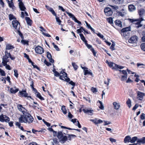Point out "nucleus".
<instances>
[{"mask_svg": "<svg viewBox=\"0 0 145 145\" xmlns=\"http://www.w3.org/2000/svg\"><path fill=\"white\" fill-rule=\"evenodd\" d=\"M129 20L131 22L135 24L137 27L138 28L141 27L142 26V25L140 24V23L142 21H140L141 20L140 18L137 20L131 19H129Z\"/></svg>", "mask_w": 145, "mask_h": 145, "instance_id": "nucleus-5", "label": "nucleus"}, {"mask_svg": "<svg viewBox=\"0 0 145 145\" xmlns=\"http://www.w3.org/2000/svg\"><path fill=\"white\" fill-rule=\"evenodd\" d=\"M36 97L39 98L41 100H44V99L43 97L41 95H40V94L38 92H37L36 94Z\"/></svg>", "mask_w": 145, "mask_h": 145, "instance_id": "nucleus-27", "label": "nucleus"}, {"mask_svg": "<svg viewBox=\"0 0 145 145\" xmlns=\"http://www.w3.org/2000/svg\"><path fill=\"white\" fill-rule=\"evenodd\" d=\"M107 20L109 23L110 24H113V19L111 17H109L107 18Z\"/></svg>", "mask_w": 145, "mask_h": 145, "instance_id": "nucleus-35", "label": "nucleus"}, {"mask_svg": "<svg viewBox=\"0 0 145 145\" xmlns=\"http://www.w3.org/2000/svg\"><path fill=\"white\" fill-rule=\"evenodd\" d=\"M115 22L117 26L120 27L121 26V22L120 21L117 20L115 21Z\"/></svg>", "mask_w": 145, "mask_h": 145, "instance_id": "nucleus-28", "label": "nucleus"}, {"mask_svg": "<svg viewBox=\"0 0 145 145\" xmlns=\"http://www.w3.org/2000/svg\"><path fill=\"white\" fill-rule=\"evenodd\" d=\"M10 120L9 117L7 116L6 115H4L3 114H1L0 115V121L3 122H5L6 123H8Z\"/></svg>", "mask_w": 145, "mask_h": 145, "instance_id": "nucleus-6", "label": "nucleus"}, {"mask_svg": "<svg viewBox=\"0 0 145 145\" xmlns=\"http://www.w3.org/2000/svg\"><path fill=\"white\" fill-rule=\"evenodd\" d=\"M8 58L9 57H7L5 56H3L2 59V63L4 66H5V65H6L7 63L9 62V59H8Z\"/></svg>", "mask_w": 145, "mask_h": 145, "instance_id": "nucleus-15", "label": "nucleus"}, {"mask_svg": "<svg viewBox=\"0 0 145 145\" xmlns=\"http://www.w3.org/2000/svg\"><path fill=\"white\" fill-rule=\"evenodd\" d=\"M137 99L140 100H142L143 99V97L145 96L144 93L139 91H137Z\"/></svg>", "mask_w": 145, "mask_h": 145, "instance_id": "nucleus-10", "label": "nucleus"}, {"mask_svg": "<svg viewBox=\"0 0 145 145\" xmlns=\"http://www.w3.org/2000/svg\"><path fill=\"white\" fill-rule=\"evenodd\" d=\"M112 14V11L111 9V10H110L109 11H108V12H107V13L105 14L106 16H111Z\"/></svg>", "mask_w": 145, "mask_h": 145, "instance_id": "nucleus-50", "label": "nucleus"}, {"mask_svg": "<svg viewBox=\"0 0 145 145\" xmlns=\"http://www.w3.org/2000/svg\"><path fill=\"white\" fill-rule=\"evenodd\" d=\"M61 127L62 128H64V129H68L69 130H75V129H73V128H71L69 127H67L64 126H61Z\"/></svg>", "mask_w": 145, "mask_h": 145, "instance_id": "nucleus-45", "label": "nucleus"}, {"mask_svg": "<svg viewBox=\"0 0 145 145\" xmlns=\"http://www.w3.org/2000/svg\"><path fill=\"white\" fill-rule=\"evenodd\" d=\"M18 5L19 8L21 10L25 11V10H26V8L23 2L19 3Z\"/></svg>", "mask_w": 145, "mask_h": 145, "instance_id": "nucleus-13", "label": "nucleus"}, {"mask_svg": "<svg viewBox=\"0 0 145 145\" xmlns=\"http://www.w3.org/2000/svg\"><path fill=\"white\" fill-rule=\"evenodd\" d=\"M138 138L137 137H134L131 138L130 142L131 143H133L135 142L136 141H137Z\"/></svg>", "mask_w": 145, "mask_h": 145, "instance_id": "nucleus-29", "label": "nucleus"}, {"mask_svg": "<svg viewBox=\"0 0 145 145\" xmlns=\"http://www.w3.org/2000/svg\"><path fill=\"white\" fill-rule=\"evenodd\" d=\"M90 50L91 51V52L93 53V56H96V52L95 51V50L93 48H91V50Z\"/></svg>", "mask_w": 145, "mask_h": 145, "instance_id": "nucleus-53", "label": "nucleus"}, {"mask_svg": "<svg viewBox=\"0 0 145 145\" xmlns=\"http://www.w3.org/2000/svg\"><path fill=\"white\" fill-rule=\"evenodd\" d=\"M129 10L130 12H132L136 10L135 7L133 5H130L128 6Z\"/></svg>", "mask_w": 145, "mask_h": 145, "instance_id": "nucleus-19", "label": "nucleus"}, {"mask_svg": "<svg viewBox=\"0 0 145 145\" xmlns=\"http://www.w3.org/2000/svg\"><path fill=\"white\" fill-rule=\"evenodd\" d=\"M21 42H22L23 44L24 45L28 44V42L22 39L21 41Z\"/></svg>", "mask_w": 145, "mask_h": 145, "instance_id": "nucleus-56", "label": "nucleus"}, {"mask_svg": "<svg viewBox=\"0 0 145 145\" xmlns=\"http://www.w3.org/2000/svg\"><path fill=\"white\" fill-rule=\"evenodd\" d=\"M61 110L64 114H66L67 113V110L65 108V106H62Z\"/></svg>", "mask_w": 145, "mask_h": 145, "instance_id": "nucleus-34", "label": "nucleus"}, {"mask_svg": "<svg viewBox=\"0 0 145 145\" xmlns=\"http://www.w3.org/2000/svg\"><path fill=\"white\" fill-rule=\"evenodd\" d=\"M141 49L144 51H145V43H142L140 45Z\"/></svg>", "mask_w": 145, "mask_h": 145, "instance_id": "nucleus-47", "label": "nucleus"}, {"mask_svg": "<svg viewBox=\"0 0 145 145\" xmlns=\"http://www.w3.org/2000/svg\"><path fill=\"white\" fill-rule=\"evenodd\" d=\"M67 74L64 72H63V74L60 75V77H59V79L63 80L65 79V78H67Z\"/></svg>", "mask_w": 145, "mask_h": 145, "instance_id": "nucleus-22", "label": "nucleus"}, {"mask_svg": "<svg viewBox=\"0 0 145 145\" xmlns=\"http://www.w3.org/2000/svg\"><path fill=\"white\" fill-rule=\"evenodd\" d=\"M97 35L99 37H100L101 39H103L104 38V36L103 35H102L100 33H97Z\"/></svg>", "mask_w": 145, "mask_h": 145, "instance_id": "nucleus-58", "label": "nucleus"}, {"mask_svg": "<svg viewBox=\"0 0 145 145\" xmlns=\"http://www.w3.org/2000/svg\"><path fill=\"white\" fill-rule=\"evenodd\" d=\"M14 75L16 78H17L18 77V71L16 69H14Z\"/></svg>", "mask_w": 145, "mask_h": 145, "instance_id": "nucleus-44", "label": "nucleus"}, {"mask_svg": "<svg viewBox=\"0 0 145 145\" xmlns=\"http://www.w3.org/2000/svg\"><path fill=\"white\" fill-rule=\"evenodd\" d=\"M91 91L93 93H96L97 92V89L96 88L92 87L91 89Z\"/></svg>", "mask_w": 145, "mask_h": 145, "instance_id": "nucleus-55", "label": "nucleus"}, {"mask_svg": "<svg viewBox=\"0 0 145 145\" xmlns=\"http://www.w3.org/2000/svg\"><path fill=\"white\" fill-rule=\"evenodd\" d=\"M55 16L56 21L58 23V24L59 25H60L61 23V21L60 20L59 17H57V15H56V16Z\"/></svg>", "mask_w": 145, "mask_h": 145, "instance_id": "nucleus-41", "label": "nucleus"}, {"mask_svg": "<svg viewBox=\"0 0 145 145\" xmlns=\"http://www.w3.org/2000/svg\"><path fill=\"white\" fill-rule=\"evenodd\" d=\"M16 19L14 16L12 14H10L9 15V19L10 20H11L13 19Z\"/></svg>", "mask_w": 145, "mask_h": 145, "instance_id": "nucleus-40", "label": "nucleus"}, {"mask_svg": "<svg viewBox=\"0 0 145 145\" xmlns=\"http://www.w3.org/2000/svg\"><path fill=\"white\" fill-rule=\"evenodd\" d=\"M114 108L116 110H118L120 107V105L119 103H117L116 102H114L113 103Z\"/></svg>", "mask_w": 145, "mask_h": 145, "instance_id": "nucleus-23", "label": "nucleus"}, {"mask_svg": "<svg viewBox=\"0 0 145 145\" xmlns=\"http://www.w3.org/2000/svg\"><path fill=\"white\" fill-rule=\"evenodd\" d=\"M68 117L70 118L71 119L73 117V116L72 115L71 113L70 112H69L68 114Z\"/></svg>", "mask_w": 145, "mask_h": 145, "instance_id": "nucleus-63", "label": "nucleus"}, {"mask_svg": "<svg viewBox=\"0 0 145 145\" xmlns=\"http://www.w3.org/2000/svg\"><path fill=\"white\" fill-rule=\"evenodd\" d=\"M85 44L86 46L87 47V48H88L89 49H90V50H91V48H93L92 47V46L91 45H90V44H88L87 43V42L85 43Z\"/></svg>", "mask_w": 145, "mask_h": 145, "instance_id": "nucleus-37", "label": "nucleus"}, {"mask_svg": "<svg viewBox=\"0 0 145 145\" xmlns=\"http://www.w3.org/2000/svg\"><path fill=\"white\" fill-rule=\"evenodd\" d=\"M10 53H8L7 51H6L5 52V56L7 57H10Z\"/></svg>", "mask_w": 145, "mask_h": 145, "instance_id": "nucleus-49", "label": "nucleus"}, {"mask_svg": "<svg viewBox=\"0 0 145 145\" xmlns=\"http://www.w3.org/2000/svg\"><path fill=\"white\" fill-rule=\"evenodd\" d=\"M25 19L27 24L29 26H31L32 24V21L30 19V18L28 17H26Z\"/></svg>", "mask_w": 145, "mask_h": 145, "instance_id": "nucleus-20", "label": "nucleus"}, {"mask_svg": "<svg viewBox=\"0 0 145 145\" xmlns=\"http://www.w3.org/2000/svg\"><path fill=\"white\" fill-rule=\"evenodd\" d=\"M140 118L142 120H144L145 119V114L142 113L140 116Z\"/></svg>", "mask_w": 145, "mask_h": 145, "instance_id": "nucleus-54", "label": "nucleus"}, {"mask_svg": "<svg viewBox=\"0 0 145 145\" xmlns=\"http://www.w3.org/2000/svg\"><path fill=\"white\" fill-rule=\"evenodd\" d=\"M79 35L81 39L84 42V43H85L87 42V41L86 40L84 37V36L82 34L80 33L79 34Z\"/></svg>", "mask_w": 145, "mask_h": 145, "instance_id": "nucleus-26", "label": "nucleus"}, {"mask_svg": "<svg viewBox=\"0 0 145 145\" xmlns=\"http://www.w3.org/2000/svg\"><path fill=\"white\" fill-rule=\"evenodd\" d=\"M14 48V47L13 45L10 44H7L6 45V50H10Z\"/></svg>", "mask_w": 145, "mask_h": 145, "instance_id": "nucleus-21", "label": "nucleus"}, {"mask_svg": "<svg viewBox=\"0 0 145 145\" xmlns=\"http://www.w3.org/2000/svg\"><path fill=\"white\" fill-rule=\"evenodd\" d=\"M34 118L29 113L24 112L23 115H22L19 119V121L21 123H30L33 122Z\"/></svg>", "mask_w": 145, "mask_h": 145, "instance_id": "nucleus-1", "label": "nucleus"}, {"mask_svg": "<svg viewBox=\"0 0 145 145\" xmlns=\"http://www.w3.org/2000/svg\"><path fill=\"white\" fill-rule=\"evenodd\" d=\"M0 73L1 74V75L2 76H5V73L4 71L2 70L0 68Z\"/></svg>", "mask_w": 145, "mask_h": 145, "instance_id": "nucleus-51", "label": "nucleus"}, {"mask_svg": "<svg viewBox=\"0 0 145 145\" xmlns=\"http://www.w3.org/2000/svg\"><path fill=\"white\" fill-rule=\"evenodd\" d=\"M131 31V27H128L123 28L121 30V35L124 37L129 35L130 33L129 31Z\"/></svg>", "mask_w": 145, "mask_h": 145, "instance_id": "nucleus-3", "label": "nucleus"}, {"mask_svg": "<svg viewBox=\"0 0 145 145\" xmlns=\"http://www.w3.org/2000/svg\"><path fill=\"white\" fill-rule=\"evenodd\" d=\"M112 1L116 4H122L124 2L123 0H112Z\"/></svg>", "mask_w": 145, "mask_h": 145, "instance_id": "nucleus-25", "label": "nucleus"}, {"mask_svg": "<svg viewBox=\"0 0 145 145\" xmlns=\"http://www.w3.org/2000/svg\"><path fill=\"white\" fill-rule=\"evenodd\" d=\"M18 30V35L20 36L21 39H24V37L23 36L21 33V32L19 30V29L17 30Z\"/></svg>", "mask_w": 145, "mask_h": 145, "instance_id": "nucleus-46", "label": "nucleus"}, {"mask_svg": "<svg viewBox=\"0 0 145 145\" xmlns=\"http://www.w3.org/2000/svg\"><path fill=\"white\" fill-rule=\"evenodd\" d=\"M114 63L112 62H110L108 63V65L110 67H113Z\"/></svg>", "mask_w": 145, "mask_h": 145, "instance_id": "nucleus-62", "label": "nucleus"}, {"mask_svg": "<svg viewBox=\"0 0 145 145\" xmlns=\"http://www.w3.org/2000/svg\"><path fill=\"white\" fill-rule=\"evenodd\" d=\"M19 93L22 97H27V99H29V98L32 99L31 96H28V94L26 93V91L25 90H22L21 91H20Z\"/></svg>", "mask_w": 145, "mask_h": 145, "instance_id": "nucleus-9", "label": "nucleus"}, {"mask_svg": "<svg viewBox=\"0 0 145 145\" xmlns=\"http://www.w3.org/2000/svg\"><path fill=\"white\" fill-rule=\"evenodd\" d=\"M138 104H136L135 105V106L133 108L132 110H135L138 107Z\"/></svg>", "mask_w": 145, "mask_h": 145, "instance_id": "nucleus-64", "label": "nucleus"}, {"mask_svg": "<svg viewBox=\"0 0 145 145\" xmlns=\"http://www.w3.org/2000/svg\"><path fill=\"white\" fill-rule=\"evenodd\" d=\"M111 9L109 7L106 8L104 10V12L105 13V14L107 13V12L109 11L110 10H111Z\"/></svg>", "mask_w": 145, "mask_h": 145, "instance_id": "nucleus-42", "label": "nucleus"}, {"mask_svg": "<svg viewBox=\"0 0 145 145\" xmlns=\"http://www.w3.org/2000/svg\"><path fill=\"white\" fill-rule=\"evenodd\" d=\"M137 37L136 36H134L131 37L129 40V43H133L136 42L137 40Z\"/></svg>", "mask_w": 145, "mask_h": 145, "instance_id": "nucleus-12", "label": "nucleus"}, {"mask_svg": "<svg viewBox=\"0 0 145 145\" xmlns=\"http://www.w3.org/2000/svg\"><path fill=\"white\" fill-rule=\"evenodd\" d=\"M47 57L48 59H50L52 57L51 54L49 52H47Z\"/></svg>", "mask_w": 145, "mask_h": 145, "instance_id": "nucleus-52", "label": "nucleus"}, {"mask_svg": "<svg viewBox=\"0 0 145 145\" xmlns=\"http://www.w3.org/2000/svg\"><path fill=\"white\" fill-rule=\"evenodd\" d=\"M84 31V32H85V29L83 27H81L80 29H77V31L78 33H80L83 31Z\"/></svg>", "mask_w": 145, "mask_h": 145, "instance_id": "nucleus-30", "label": "nucleus"}, {"mask_svg": "<svg viewBox=\"0 0 145 145\" xmlns=\"http://www.w3.org/2000/svg\"><path fill=\"white\" fill-rule=\"evenodd\" d=\"M19 89L18 88H16V87H14V88H12L10 89V92L12 93L15 94L18 91Z\"/></svg>", "mask_w": 145, "mask_h": 145, "instance_id": "nucleus-18", "label": "nucleus"}, {"mask_svg": "<svg viewBox=\"0 0 145 145\" xmlns=\"http://www.w3.org/2000/svg\"><path fill=\"white\" fill-rule=\"evenodd\" d=\"M66 13L70 17L72 18V19H73L74 18V17H75L71 13L68 12L67 11H66Z\"/></svg>", "mask_w": 145, "mask_h": 145, "instance_id": "nucleus-43", "label": "nucleus"}, {"mask_svg": "<svg viewBox=\"0 0 145 145\" xmlns=\"http://www.w3.org/2000/svg\"><path fill=\"white\" fill-rule=\"evenodd\" d=\"M48 10L50 12L54 15L56 16V14L52 8H50L48 9Z\"/></svg>", "mask_w": 145, "mask_h": 145, "instance_id": "nucleus-33", "label": "nucleus"}, {"mask_svg": "<svg viewBox=\"0 0 145 145\" xmlns=\"http://www.w3.org/2000/svg\"><path fill=\"white\" fill-rule=\"evenodd\" d=\"M135 144H137V145H138V144L140 145L141 144H145V137H143L142 138L138 139L137 142Z\"/></svg>", "mask_w": 145, "mask_h": 145, "instance_id": "nucleus-11", "label": "nucleus"}, {"mask_svg": "<svg viewBox=\"0 0 145 145\" xmlns=\"http://www.w3.org/2000/svg\"><path fill=\"white\" fill-rule=\"evenodd\" d=\"M8 5L9 7L11 8H12L14 7V3L13 1H10V3H9Z\"/></svg>", "mask_w": 145, "mask_h": 145, "instance_id": "nucleus-48", "label": "nucleus"}, {"mask_svg": "<svg viewBox=\"0 0 145 145\" xmlns=\"http://www.w3.org/2000/svg\"><path fill=\"white\" fill-rule=\"evenodd\" d=\"M138 13L139 15V18L141 20L140 21H142L144 20V18L145 17V10L143 8H140L138 10Z\"/></svg>", "mask_w": 145, "mask_h": 145, "instance_id": "nucleus-4", "label": "nucleus"}, {"mask_svg": "<svg viewBox=\"0 0 145 145\" xmlns=\"http://www.w3.org/2000/svg\"><path fill=\"white\" fill-rule=\"evenodd\" d=\"M127 75H124L121 76V81H124L126 80L127 78Z\"/></svg>", "mask_w": 145, "mask_h": 145, "instance_id": "nucleus-32", "label": "nucleus"}, {"mask_svg": "<svg viewBox=\"0 0 145 145\" xmlns=\"http://www.w3.org/2000/svg\"><path fill=\"white\" fill-rule=\"evenodd\" d=\"M82 68L84 69V75H89L93 76V74L90 71H89L87 69H86L85 67H82Z\"/></svg>", "mask_w": 145, "mask_h": 145, "instance_id": "nucleus-14", "label": "nucleus"}, {"mask_svg": "<svg viewBox=\"0 0 145 145\" xmlns=\"http://www.w3.org/2000/svg\"><path fill=\"white\" fill-rule=\"evenodd\" d=\"M54 75L56 77H60V76L61 74H60L57 71L55 72L54 73Z\"/></svg>", "mask_w": 145, "mask_h": 145, "instance_id": "nucleus-59", "label": "nucleus"}, {"mask_svg": "<svg viewBox=\"0 0 145 145\" xmlns=\"http://www.w3.org/2000/svg\"><path fill=\"white\" fill-rule=\"evenodd\" d=\"M72 65L75 70H76L77 69L78 67L75 63L72 62Z\"/></svg>", "mask_w": 145, "mask_h": 145, "instance_id": "nucleus-36", "label": "nucleus"}, {"mask_svg": "<svg viewBox=\"0 0 145 145\" xmlns=\"http://www.w3.org/2000/svg\"><path fill=\"white\" fill-rule=\"evenodd\" d=\"M57 137L59 142L63 143H64L67 140V137L65 135H64L63 134L61 131L58 132Z\"/></svg>", "mask_w": 145, "mask_h": 145, "instance_id": "nucleus-2", "label": "nucleus"}, {"mask_svg": "<svg viewBox=\"0 0 145 145\" xmlns=\"http://www.w3.org/2000/svg\"><path fill=\"white\" fill-rule=\"evenodd\" d=\"M131 137L129 136H126L124 138V142L126 143L127 142H130Z\"/></svg>", "mask_w": 145, "mask_h": 145, "instance_id": "nucleus-24", "label": "nucleus"}, {"mask_svg": "<svg viewBox=\"0 0 145 145\" xmlns=\"http://www.w3.org/2000/svg\"><path fill=\"white\" fill-rule=\"evenodd\" d=\"M99 102L100 104V106H99V108L101 110H104V107L102 103L100 101H99Z\"/></svg>", "mask_w": 145, "mask_h": 145, "instance_id": "nucleus-38", "label": "nucleus"}, {"mask_svg": "<svg viewBox=\"0 0 145 145\" xmlns=\"http://www.w3.org/2000/svg\"><path fill=\"white\" fill-rule=\"evenodd\" d=\"M110 140L112 143L115 142L116 141V140L112 137H110L109 138Z\"/></svg>", "mask_w": 145, "mask_h": 145, "instance_id": "nucleus-60", "label": "nucleus"}, {"mask_svg": "<svg viewBox=\"0 0 145 145\" xmlns=\"http://www.w3.org/2000/svg\"><path fill=\"white\" fill-rule=\"evenodd\" d=\"M90 121L93 122L96 125L97 124V118H95L94 119H90Z\"/></svg>", "mask_w": 145, "mask_h": 145, "instance_id": "nucleus-39", "label": "nucleus"}, {"mask_svg": "<svg viewBox=\"0 0 145 145\" xmlns=\"http://www.w3.org/2000/svg\"><path fill=\"white\" fill-rule=\"evenodd\" d=\"M82 111L84 113H87L89 115H92L93 114V111L92 110H88L87 108L83 109Z\"/></svg>", "mask_w": 145, "mask_h": 145, "instance_id": "nucleus-16", "label": "nucleus"}, {"mask_svg": "<svg viewBox=\"0 0 145 145\" xmlns=\"http://www.w3.org/2000/svg\"><path fill=\"white\" fill-rule=\"evenodd\" d=\"M44 63L47 66H49L51 65V64L49 62L47 61L46 60H45Z\"/></svg>", "mask_w": 145, "mask_h": 145, "instance_id": "nucleus-57", "label": "nucleus"}, {"mask_svg": "<svg viewBox=\"0 0 145 145\" xmlns=\"http://www.w3.org/2000/svg\"><path fill=\"white\" fill-rule=\"evenodd\" d=\"M35 52L39 54H42L44 52L43 48L39 46H38L35 48Z\"/></svg>", "mask_w": 145, "mask_h": 145, "instance_id": "nucleus-7", "label": "nucleus"}, {"mask_svg": "<svg viewBox=\"0 0 145 145\" xmlns=\"http://www.w3.org/2000/svg\"><path fill=\"white\" fill-rule=\"evenodd\" d=\"M114 66L112 67V69H118V65L114 64Z\"/></svg>", "mask_w": 145, "mask_h": 145, "instance_id": "nucleus-61", "label": "nucleus"}, {"mask_svg": "<svg viewBox=\"0 0 145 145\" xmlns=\"http://www.w3.org/2000/svg\"><path fill=\"white\" fill-rule=\"evenodd\" d=\"M13 27L17 30L19 29L20 27V24L19 22L16 20H13L12 22Z\"/></svg>", "mask_w": 145, "mask_h": 145, "instance_id": "nucleus-8", "label": "nucleus"}, {"mask_svg": "<svg viewBox=\"0 0 145 145\" xmlns=\"http://www.w3.org/2000/svg\"><path fill=\"white\" fill-rule=\"evenodd\" d=\"M17 107L18 110L21 112H22L23 114L24 112H26L24 111L25 109L22 106V105L19 104L17 105Z\"/></svg>", "mask_w": 145, "mask_h": 145, "instance_id": "nucleus-17", "label": "nucleus"}, {"mask_svg": "<svg viewBox=\"0 0 145 145\" xmlns=\"http://www.w3.org/2000/svg\"><path fill=\"white\" fill-rule=\"evenodd\" d=\"M126 104L128 107L130 108L131 106V101L130 99H128L126 101Z\"/></svg>", "mask_w": 145, "mask_h": 145, "instance_id": "nucleus-31", "label": "nucleus"}]
</instances>
